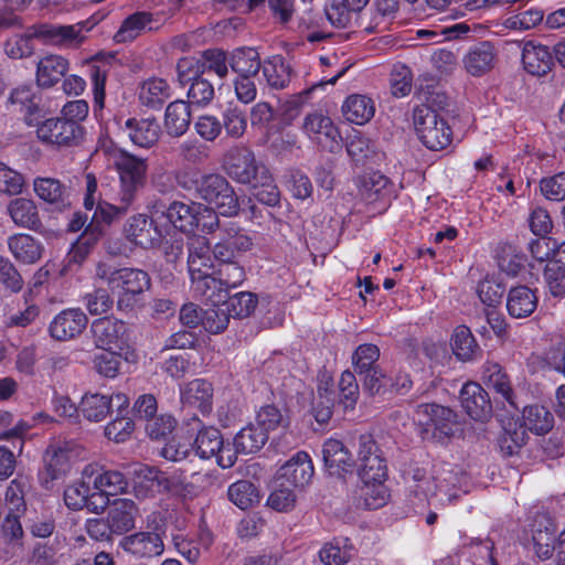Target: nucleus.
Segmentation results:
<instances>
[{"instance_id":"1","label":"nucleus","mask_w":565,"mask_h":565,"mask_svg":"<svg viewBox=\"0 0 565 565\" xmlns=\"http://www.w3.org/2000/svg\"><path fill=\"white\" fill-rule=\"evenodd\" d=\"M95 275L110 290L117 291V309L132 311L139 306L141 296L150 288L149 275L137 268H116L105 263L96 266Z\"/></svg>"},{"instance_id":"2","label":"nucleus","mask_w":565,"mask_h":565,"mask_svg":"<svg viewBox=\"0 0 565 565\" xmlns=\"http://www.w3.org/2000/svg\"><path fill=\"white\" fill-rule=\"evenodd\" d=\"M139 478L143 480L135 487L138 497H147L148 491L157 486L159 491L169 492L173 495L192 499L199 494V488L186 480L185 476L179 471H159L152 468H141L138 472Z\"/></svg>"},{"instance_id":"3","label":"nucleus","mask_w":565,"mask_h":565,"mask_svg":"<svg viewBox=\"0 0 565 565\" xmlns=\"http://www.w3.org/2000/svg\"><path fill=\"white\" fill-rule=\"evenodd\" d=\"M114 166L119 177L118 199L120 202L134 203L137 192L143 188L148 163L125 150L114 156Z\"/></svg>"},{"instance_id":"4","label":"nucleus","mask_w":565,"mask_h":565,"mask_svg":"<svg viewBox=\"0 0 565 565\" xmlns=\"http://www.w3.org/2000/svg\"><path fill=\"white\" fill-rule=\"evenodd\" d=\"M414 127L419 140L433 151L443 150L451 142V128L444 117L427 105L414 109Z\"/></svg>"},{"instance_id":"5","label":"nucleus","mask_w":565,"mask_h":565,"mask_svg":"<svg viewBox=\"0 0 565 565\" xmlns=\"http://www.w3.org/2000/svg\"><path fill=\"white\" fill-rule=\"evenodd\" d=\"M199 196L223 216L238 214V198L230 182L221 174L203 175L196 184Z\"/></svg>"},{"instance_id":"6","label":"nucleus","mask_w":565,"mask_h":565,"mask_svg":"<svg viewBox=\"0 0 565 565\" xmlns=\"http://www.w3.org/2000/svg\"><path fill=\"white\" fill-rule=\"evenodd\" d=\"M225 170L237 183L252 185L266 178L267 167L247 147L231 148L224 156Z\"/></svg>"},{"instance_id":"7","label":"nucleus","mask_w":565,"mask_h":565,"mask_svg":"<svg viewBox=\"0 0 565 565\" xmlns=\"http://www.w3.org/2000/svg\"><path fill=\"white\" fill-rule=\"evenodd\" d=\"M146 531L124 536L119 546L136 558L158 557L164 552V529L157 523V515H149Z\"/></svg>"},{"instance_id":"8","label":"nucleus","mask_w":565,"mask_h":565,"mask_svg":"<svg viewBox=\"0 0 565 565\" xmlns=\"http://www.w3.org/2000/svg\"><path fill=\"white\" fill-rule=\"evenodd\" d=\"M38 139L46 146L68 148L79 145L84 138L81 124L67 121L65 118L53 117L43 120L36 128Z\"/></svg>"},{"instance_id":"9","label":"nucleus","mask_w":565,"mask_h":565,"mask_svg":"<svg viewBox=\"0 0 565 565\" xmlns=\"http://www.w3.org/2000/svg\"><path fill=\"white\" fill-rule=\"evenodd\" d=\"M306 136L328 152H338L342 148V137L330 117L321 111L308 114L302 124Z\"/></svg>"},{"instance_id":"10","label":"nucleus","mask_w":565,"mask_h":565,"mask_svg":"<svg viewBox=\"0 0 565 565\" xmlns=\"http://www.w3.org/2000/svg\"><path fill=\"white\" fill-rule=\"evenodd\" d=\"M358 457L360 460L359 476L361 482H384L387 477L385 460L371 436H361Z\"/></svg>"},{"instance_id":"11","label":"nucleus","mask_w":565,"mask_h":565,"mask_svg":"<svg viewBox=\"0 0 565 565\" xmlns=\"http://www.w3.org/2000/svg\"><path fill=\"white\" fill-rule=\"evenodd\" d=\"M456 417L450 408L437 404H422L414 412V420L424 426L426 433L433 430L446 437L454 433Z\"/></svg>"},{"instance_id":"12","label":"nucleus","mask_w":565,"mask_h":565,"mask_svg":"<svg viewBox=\"0 0 565 565\" xmlns=\"http://www.w3.org/2000/svg\"><path fill=\"white\" fill-rule=\"evenodd\" d=\"M114 404L117 406L118 413L121 414L122 409L128 407L129 399L121 393L113 396L86 393L79 403V412L89 422H102L107 417Z\"/></svg>"},{"instance_id":"13","label":"nucleus","mask_w":565,"mask_h":565,"mask_svg":"<svg viewBox=\"0 0 565 565\" xmlns=\"http://www.w3.org/2000/svg\"><path fill=\"white\" fill-rule=\"evenodd\" d=\"M95 343L104 350H122L128 344V329L124 321L104 318L92 326Z\"/></svg>"},{"instance_id":"14","label":"nucleus","mask_w":565,"mask_h":565,"mask_svg":"<svg viewBox=\"0 0 565 565\" xmlns=\"http://www.w3.org/2000/svg\"><path fill=\"white\" fill-rule=\"evenodd\" d=\"M313 471L309 455L298 451L277 470L276 478L295 489L302 488L310 482Z\"/></svg>"},{"instance_id":"15","label":"nucleus","mask_w":565,"mask_h":565,"mask_svg":"<svg viewBox=\"0 0 565 565\" xmlns=\"http://www.w3.org/2000/svg\"><path fill=\"white\" fill-rule=\"evenodd\" d=\"M83 477L92 482L94 490L102 492L106 497L121 493L128 486L121 472L105 470L96 463L86 465L83 469Z\"/></svg>"},{"instance_id":"16","label":"nucleus","mask_w":565,"mask_h":565,"mask_svg":"<svg viewBox=\"0 0 565 565\" xmlns=\"http://www.w3.org/2000/svg\"><path fill=\"white\" fill-rule=\"evenodd\" d=\"M460 403L473 420L484 422L491 417L492 405L486 390L478 383L470 382L460 391Z\"/></svg>"},{"instance_id":"17","label":"nucleus","mask_w":565,"mask_h":565,"mask_svg":"<svg viewBox=\"0 0 565 565\" xmlns=\"http://www.w3.org/2000/svg\"><path fill=\"white\" fill-rule=\"evenodd\" d=\"M223 236L215 243L212 252L216 260H236L241 253L252 249L253 239L234 226L222 228Z\"/></svg>"},{"instance_id":"18","label":"nucleus","mask_w":565,"mask_h":565,"mask_svg":"<svg viewBox=\"0 0 565 565\" xmlns=\"http://www.w3.org/2000/svg\"><path fill=\"white\" fill-rule=\"evenodd\" d=\"M180 399L184 408L198 409L206 415L212 411L213 386L203 379H195L180 387Z\"/></svg>"},{"instance_id":"19","label":"nucleus","mask_w":565,"mask_h":565,"mask_svg":"<svg viewBox=\"0 0 565 565\" xmlns=\"http://www.w3.org/2000/svg\"><path fill=\"white\" fill-rule=\"evenodd\" d=\"M88 319L81 309H67L54 317L50 324L51 335L60 341L78 337L86 328Z\"/></svg>"},{"instance_id":"20","label":"nucleus","mask_w":565,"mask_h":565,"mask_svg":"<svg viewBox=\"0 0 565 565\" xmlns=\"http://www.w3.org/2000/svg\"><path fill=\"white\" fill-rule=\"evenodd\" d=\"M124 235L130 244L142 248H150L158 241L153 221L146 214L130 216L124 225Z\"/></svg>"},{"instance_id":"21","label":"nucleus","mask_w":565,"mask_h":565,"mask_svg":"<svg viewBox=\"0 0 565 565\" xmlns=\"http://www.w3.org/2000/svg\"><path fill=\"white\" fill-rule=\"evenodd\" d=\"M122 129L131 142L141 148L152 147L161 135V127L156 118H129Z\"/></svg>"},{"instance_id":"22","label":"nucleus","mask_w":565,"mask_h":565,"mask_svg":"<svg viewBox=\"0 0 565 565\" xmlns=\"http://www.w3.org/2000/svg\"><path fill=\"white\" fill-rule=\"evenodd\" d=\"M45 467L40 473L41 483L51 488L52 483L63 478L70 470L71 455L66 447L51 446L44 457Z\"/></svg>"},{"instance_id":"23","label":"nucleus","mask_w":565,"mask_h":565,"mask_svg":"<svg viewBox=\"0 0 565 565\" xmlns=\"http://www.w3.org/2000/svg\"><path fill=\"white\" fill-rule=\"evenodd\" d=\"M260 71L266 85L275 90L287 88L294 76L291 65L278 54L265 58L262 62Z\"/></svg>"},{"instance_id":"24","label":"nucleus","mask_w":565,"mask_h":565,"mask_svg":"<svg viewBox=\"0 0 565 565\" xmlns=\"http://www.w3.org/2000/svg\"><path fill=\"white\" fill-rule=\"evenodd\" d=\"M524 70L534 76L546 75L553 65V56L547 46L526 42L522 51Z\"/></svg>"},{"instance_id":"25","label":"nucleus","mask_w":565,"mask_h":565,"mask_svg":"<svg viewBox=\"0 0 565 565\" xmlns=\"http://www.w3.org/2000/svg\"><path fill=\"white\" fill-rule=\"evenodd\" d=\"M138 508L132 500L117 499L107 512V519L115 534L121 535L135 526Z\"/></svg>"},{"instance_id":"26","label":"nucleus","mask_w":565,"mask_h":565,"mask_svg":"<svg viewBox=\"0 0 565 565\" xmlns=\"http://www.w3.org/2000/svg\"><path fill=\"white\" fill-rule=\"evenodd\" d=\"M322 456L331 475H341L353 468V457L340 440L332 438L326 440L322 447Z\"/></svg>"},{"instance_id":"27","label":"nucleus","mask_w":565,"mask_h":565,"mask_svg":"<svg viewBox=\"0 0 565 565\" xmlns=\"http://www.w3.org/2000/svg\"><path fill=\"white\" fill-rule=\"evenodd\" d=\"M482 381L490 390L499 394L503 401L508 402L512 407L518 408L510 379L500 364L495 362L484 363L482 367Z\"/></svg>"},{"instance_id":"28","label":"nucleus","mask_w":565,"mask_h":565,"mask_svg":"<svg viewBox=\"0 0 565 565\" xmlns=\"http://www.w3.org/2000/svg\"><path fill=\"white\" fill-rule=\"evenodd\" d=\"M8 247L12 256L22 264L39 262L44 252L42 243L29 234H14L8 238Z\"/></svg>"},{"instance_id":"29","label":"nucleus","mask_w":565,"mask_h":565,"mask_svg":"<svg viewBox=\"0 0 565 565\" xmlns=\"http://www.w3.org/2000/svg\"><path fill=\"white\" fill-rule=\"evenodd\" d=\"M556 527L547 518L536 520L533 531L532 540L534 552L540 559L546 561L553 556L556 548Z\"/></svg>"},{"instance_id":"30","label":"nucleus","mask_w":565,"mask_h":565,"mask_svg":"<svg viewBox=\"0 0 565 565\" xmlns=\"http://www.w3.org/2000/svg\"><path fill=\"white\" fill-rule=\"evenodd\" d=\"M537 307V296L527 286L510 289L507 297V309L511 317L522 319L531 316Z\"/></svg>"},{"instance_id":"31","label":"nucleus","mask_w":565,"mask_h":565,"mask_svg":"<svg viewBox=\"0 0 565 565\" xmlns=\"http://www.w3.org/2000/svg\"><path fill=\"white\" fill-rule=\"evenodd\" d=\"M68 61L61 55L50 54L36 65V83L41 87L54 86L68 71Z\"/></svg>"},{"instance_id":"32","label":"nucleus","mask_w":565,"mask_h":565,"mask_svg":"<svg viewBox=\"0 0 565 565\" xmlns=\"http://www.w3.org/2000/svg\"><path fill=\"white\" fill-rule=\"evenodd\" d=\"M191 122L190 105L181 99L170 103L164 113V128L169 136L181 137Z\"/></svg>"},{"instance_id":"33","label":"nucleus","mask_w":565,"mask_h":565,"mask_svg":"<svg viewBox=\"0 0 565 565\" xmlns=\"http://www.w3.org/2000/svg\"><path fill=\"white\" fill-rule=\"evenodd\" d=\"M342 113L347 120L356 125H363L373 118L375 104L366 95L353 94L344 100Z\"/></svg>"},{"instance_id":"34","label":"nucleus","mask_w":565,"mask_h":565,"mask_svg":"<svg viewBox=\"0 0 565 565\" xmlns=\"http://www.w3.org/2000/svg\"><path fill=\"white\" fill-rule=\"evenodd\" d=\"M7 210L11 220L20 227L36 230L41 225L36 204L30 199H13Z\"/></svg>"},{"instance_id":"35","label":"nucleus","mask_w":565,"mask_h":565,"mask_svg":"<svg viewBox=\"0 0 565 565\" xmlns=\"http://www.w3.org/2000/svg\"><path fill=\"white\" fill-rule=\"evenodd\" d=\"M494 49L489 42H481L469 50L463 57L465 68L472 76H480L492 68Z\"/></svg>"},{"instance_id":"36","label":"nucleus","mask_w":565,"mask_h":565,"mask_svg":"<svg viewBox=\"0 0 565 565\" xmlns=\"http://www.w3.org/2000/svg\"><path fill=\"white\" fill-rule=\"evenodd\" d=\"M415 484L412 487V492L418 498L419 501L428 500L429 497L435 495L437 489L441 490L444 483H451L452 476L449 469H441L437 476L426 477L419 470L414 473Z\"/></svg>"},{"instance_id":"37","label":"nucleus","mask_w":565,"mask_h":565,"mask_svg":"<svg viewBox=\"0 0 565 565\" xmlns=\"http://www.w3.org/2000/svg\"><path fill=\"white\" fill-rule=\"evenodd\" d=\"M172 95L169 83L163 78L152 77L145 81L139 89V100L150 108H160Z\"/></svg>"},{"instance_id":"38","label":"nucleus","mask_w":565,"mask_h":565,"mask_svg":"<svg viewBox=\"0 0 565 565\" xmlns=\"http://www.w3.org/2000/svg\"><path fill=\"white\" fill-rule=\"evenodd\" d=\"M230 67L238 76H255L262 66L259 53L254 47H238L228 55Z\"/></svg>"},{"instance_id":"39","label":"nucleus","mask_w":565,"mask_h":565,"mask_svg":"<svg viewBox=\"0 0 565 565\" xmlns=\"http://www.w3.org/2000/svg\"><path fill=\"white\" fill-rule=\"evenodd\" d=\"M20 514L8 513L2 524V544L6 558L19 556L23 552V530L19 521Z\"/></svg>"},{"instance_id":"40","label":"nucleus","mask_w":565,"mask_h":565,"mask_svg":"<svg viewBox=\"0 0 565 565\" xmlns=\"http://www.w3.org/2000/svg\"><path fill=\"white\" fill-rule=\"evenodd\" d=\"M358 508L375 510L384 507L388 500V492L384 482H362L355 497Z\"/></svg>"},{"instance_id":"41","label":"nucleus","mask_w":565,"mask_h":565,"mask_svg":"<svg viewBox=\"0 0 565 565\" xmlns=\"http://www.w3.org/2000/svg\"><path fill=\"white\" fill-rule=\"evenodd\" d=\"M450 347L452 353L461 361H471L479 353V345L466 326H458L454 330Z\"/></svg>"},{"instance_id":"42","label":"nucleus","mask_w":565,"mask_h":565,"mask_svg":"<svg viewBox=\"0 0 565 565\" xmlns=\"http://www.w3.org/2000/svg\"><path fill=\"white\" fill-rule=\"evenodd\" d=\"M199 203L191 202L190 204L174 201L166 211L167 218L171 224L182 232H191L195 227V214H198Z\"/></svg>"},{"instance_id":"43","label":"nucleus","mask_w":565,"mask_h":565,"mask_svg":"<svg viewBox=\"0 0 565 565\" xmlns=\"http://www.w3.org/2000/svg\"><path fill=\"white\" fill-rule=\"evenodd\" d=\"M152 15L149 12L140 11L126 18L119 30L114 35L117 43L130 42L138 38L147 28L151 29Z\"/></svg>"},{"instance_id":"44","label":"nucleus","mask_w":565,"mask_h":565,"mask_svg":"<svg viewBox=\"0 0 565 565\" xmlns=\"http://www.w3.org/2000/svg\"><path fill=\"white\" fill-rule=\"evenodd\" d=\"M268 440L264 430L255 425L242 428L234 437L235 451L244 455L255 454L263 448Z\"/></svg>"},{"instance_id":"45","label":"nucleus","mask_w":565,"mask_h":565,"mask_svg":"<svg viewBox=\"0 0 565 565\" xmlns=\"http://www.w3.org/2000/svg\"><path fill=\"white\" fill-rule=\"evenodd\" d=\"M33 189L41 200L50 204H65L68 196L67 188L53 178H36Z\"/></svg>"},{"instance_id":"46","label":"nucleus","mask_w":565,"mask_h":565,"mask_svg":"<svg viewBox=\"0 0 565 565\" xmlns=\"http://www.w3.org/2000/svg\"><path fill=\"white\" fill-rule=\"evenodd\" d=\"M524 426L530 431L536 435H543L548 433L554 423L552 413H550L544 406L531 405L523 409Z\"/></svg>"},{"instance_id":"47","label":"nucleus","mask_w":565,"mask_h":565,"mask_svg":"<svg viewBox=\"0 0 565 565\" xmlns=\"http://www.w3.org/2000/svg\"><path fill=\"white\" fill-rule=\"evenodd\" d=\"M223 438L218 429L205 427L201 429L194 440L196 455L202 459H209L220 451Z\"/></svg>"},{"instance_id":"48","label":"nucleus","mask_w":565,"mask_h":565,"mask_svg":"<svg viewBox=\"0 0 565 565\" xmlns=\"http://www.w3.org/2000/svg\"><path fill=\"white\" fill-rule=\"evenodd\" d=\"M295 488L286 482L275 479L274 488L267 499V504L276 511L286 512L295 507Z\"/></svg>"},{"instance_id":"49","label":"nucleus","mask_w":565,"mask_h":565,"mask_svg":"<svg viewBox=\"0 0 565 565\" xmlns=\"http://www.w3.org/2000/svg\"><path fill=\"white\" fill-rule=\"evenodd\" d=\"M227 497L231 502L242 510H245L254 502L258 501V493L255 486L247 481L241 480L230 486Z\"/></svg>"},{"instance_id":"50","label":"nucleus","mask_w":565,"mask_h":565,"mask_svg":"<svg viewBox=\"0 0 565 565\" xmlns=\"http://www.w3.org/2000/svg\"><path fill=\"white\" fill-rule=\"evenodd\" d=\"M347 152L356 164H364L375 154V147L369 138L354 134L348 139Z\"/></svg>"},{"instance_id":"51","label":"nucleus","mask_w":565,"mask_h":565,"mask_svg":"<svg viewBox=\"0 0 565 565\" xmlns=\"http://www.w3.org/2000/svg\"><path fill=\"white\" fill-rule=\"evenodd\" d=\"M93 489V484L87 478L82 476L81 481L70 484L64 490V502L72 510H82L87 504L88 495Z\"/></svg>"},{"instance_id":"52","label":"nucleus","mask_w":565,"mask_h":565,"mask_svg":"<svg viewBox=\"0 0 565 565\" xmlns=\"http://www.w3.org/2000/svg\"><path fill=\"white\" fill-rule=\"evenodd\" d=\"M191 288L198 297L211 300L213 303L222 301L220 294L223 288L220 286L218 279L213 277L212 274L196 276V278L191 279Z\"/></svg>"},{"instance_id":"53","label":"nucleus","mask_w":565,"mask_h":565,"mask_svg":"<svg viewBox=\"0 0 565 565\" xmlns=\"http://www.w3.org/2000/svg\"><path fill=\"white\" fill-rule=\"evenodd\" d=\"M224 308L233 318L248 317L257 305V298L252 292H238L230 297L226 301H222Z\"/></svg>"},{"instance_id":"54","label":"nucleus","mask_w":565,"mask_h":565,"mask_svg":"<svg viewBox=\"0 0 565 565\" xmlns=\"http://www.w3.org/2000/svg\"><path fill=\"white\" fill-rule=\"evenodd\" d=\"M86 25L87 22L72 25L58 24L55 46L71 49L81 45L85 40L84 32L89 31V28H86Z\"/></svg>"},{"instance_id":"55","label":"nucleus","mask_w":565,"mask_h":565,"mask_svg":"<svg viewBox=\"0 0 565 565\" xmlns=\"http://www.w3.org/2000/svg\"><path fill=\"white\" fill-rule=\"evenodd\" d=\"M222 128L231 138H241L247 128V118L245 111L237 106L228 107L223 113Z\"/></svg>"},{"instance_id":"56","label":"nucleus","mask_w":565,"mask_h":565,"mask_svg":"<svg viewBox=\"0 0 565 565\" xmlns=\"http://www.w3.org/2000/svg\"><path fill=\"white\" fill-rule=\"evenodd\" d=\"M380 358V349L372 343H364L359 345L353 355L352 363L354 371L359 374H363L366 371L376 369V361Z\"/></svg>"},{"instance_id":"57","label":"nucleus","mask_w":565,"mask_h":565,"mask_svg":"<svg viewBox=\"0 0 565 565\" xmlns=\"http://www.w3.org/2000/svg\"><path fill=\"white\" fill-rule=\"evenodd\" d=\"M218 281L222 288L227 290L228 288L238 287L245 279V270L237 263V260H218Z\"/></svg>"},{"instance_id":"58","label":"nucleus","mask_w":565,"mask_h":565,"mask_svg":"<svg viewBox=\"0 0 565 565\" xmlns=\"http://www.w3.org/2000/svg\"><path fill=\"white\" fill-rule=\"evenodd\" d=\"M230 318L231 313L221 303L205 309L201 323L210 333H220L227 328Z\"/></svg>"},{"instance_id":"59","label":"nucleus","mask_w":565,"mask_h":565,"mask_svg":"<svg viewBox=\"0 0 565 565\" xmlns=\"http://www.w3.org/2000/svg\"><path fill=\"white\" fill-rule=\"evenodd\" d=\"M103 233V228L98 223H90L73 248V259L75 262L83 260L90 248L102 238Z\"/></svg>"},{"instance_id":"60","label":"nucleus","mask_w":565,"mask_h":565,"mask_svg":"<svg viewBox=\"0 0 565 565\" xmlns=\"http://www.w3.org/2000/svg\"><path fill=\"white\" fill-rule=\"evenodd\" d=\"M83 302L87 311L93 316L108 312L114 305L109 291L105 288H96L92 292H87L83 298Z\"/></svg>"},{"instance_id":"61","label":"nucleus","mask_w":565,"mask_h":565,"mask_svg":"<svg viewBox=\"0 0 565 565\" xmlns=\"http://www.w3.org/2000/svg\"><path fill=\"white\" fill-rule=\"evenodd\" d=\"M256 423V427H258L259 430H264L267 436L269 431L288 425V420L274 405L263 406L257 413Z\"/></svg>"},{"instance_id":"62","label":"nucleus","mask_w":565,"mask_h":565,"mask_svg":"<svg viewBox=\"0 0 565 565\" xmlns=\"http://www.w3.org/2000/svg\"><path fill=\"white\" fill-rule=\"evenodd\" d=\"M228 55L221 50H206L202 54V71L213 72L220 78L228 74Z\"/></svg>"},{"instance_id":"63","label":"nucleus","mask_w":565,"mask_h":565,"mask_svg":"<svg viewBox=\"0 0 565 565\" xmlns=\"http://www.w3.org/2000/svg\"><path fill=\"white\" fill-rule=\"evenodd\" d=\"M544 278L553 296L558 297L565 294V266L559 262L547 263Z\"/></svg>"},{"instance_id":"64","label":"nucleus","mask_w":565,"mask_h":565,"mask_svg":"<svg viewBox=\"0 0 565 565\" xmlns=\"http://www.w3.org/2000/svg\"><path fill=\"white\" fill-rule=\"evenodd\" d=\"M542 194L550 201L565 200V172L543 178L540 182Z\"/></svg>"}]
</instances>
